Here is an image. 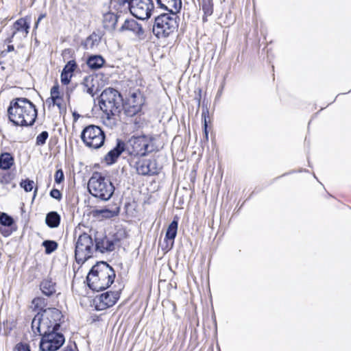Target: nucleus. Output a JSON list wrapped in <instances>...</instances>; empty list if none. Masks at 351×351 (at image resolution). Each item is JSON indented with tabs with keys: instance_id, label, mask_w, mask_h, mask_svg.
<instances>
[{
	"instance_id": "1",
	"label": "nucleus",
	"mask_w": 351,
	"mask_h": 351,
	"mask_svg": "<svg viewBox=\"0 0 351 351\" xmlns=\"http://www.w3.org/2000/svg\"><path fill=\"white\" fill-rule=\"evenodd\" d=\"M38 111L28 99L16 97L12 99L8 108L10 121L16 126H32L36 121Z\"/></svg>"
},
{
	"instance_id": "2",
	"label": "nucleus",
	"mask_w": 351,
	"mask_h": 351,
	"mask_svg": "<svg viewBox=\"0 0 351 351\" xmlns=\"http://www.w3.org/2000/svg\"><path fill=\"white\" fill-rule=\"evenodd\" d=\"M121 94L113 88H107L102 91L99 98V106L104 112L103 122L107 126L112 127L116 121L114 117L121 112L123 104Z\"/></svg>"
},
{
	"instance_id": "3",
	"label": "nucleus",
	"mask_w": 351,
	"mask_h": 351,
	"mask_svg": "<svg viewBox=\"0 0 351 351\" xmlns=\"http://www.w3.org/2000/svg\"><path fill=\"white\" fill-rule=\"evenodd\" d=\"M114 269L106 262L100 261L92 267L86 276L88 287L94 291L108 288L114 281Z\"/></svg>"
},
{
	"instance_id": "4",
	"label": "nucleus",
	"mask_w": 351,
	"mask_h": 351,
	"mask_svg": "<svg viewBox=\"0 0 351 351\" xmlns=\"http://www.w3.org/2000/svg\"><path fill=\"white\" fill-rule=\"evenodd\" d=\"M114 189L110 180L101 172H94L88 182L90 194L103 201L109 200L113 195Z\"/></svg>"
},
{
	"instance_id": "5",
	"label": "nucleus",
	"mask_w": 351,
	"mask_h": 351,
	"mask_svg": "<svg viewBox=\"0 0 351 351\" xmlns=\"http://www.w3.org/2000/svg\"><path fill=\"white\" fill-rule=\"evenodd\" d=\"M62 315L56 308L45 309L40 316H36L32 322V328L34 329L37 324V331L39 335L42 332L58 331L60 328V320Z\"/></svg>"
},
{
	"instance_id": "6",
	"label": "nucleus",
	"mask_w": 351,
	"mask_h": 351,
	"mask_svg": "<svg viewBox=\"0 0 351 351\" xmlns=\"http://www.w3.org/2000/svg\"><path fill=\"white\" fill-rule=\"evenodd\" d=\"M95 249L93 241L90 235L84 232L81 234L75 243V257L78 264H83L91 258Z\"/></svg>"
},
{
	"instance_id": "7",
	"label": "nucleus",
	"mask_w": 351,
	"mask_h": 351,
	"mask_svg": "<svg viewBox=\"0 0 351 351\" xmlns=\"http://www.w3.org/2000/svg\"><path fill=\"white\" fill-rule=\"evenodd\" d=\"M80 137L87 147L99 149L104 144L106 134L100 127L89 125L82 130Z\"/></svg>"
},
{
	"instance_id": "8",
	"label": "nucleus",
	"mask_w": 351,
	"mask_h": 351,
	"mask_svg": "<svg viewBox=\"0 0 351 351\" xmlns=\"http://www.w3.org/2000/svg\"><path fill=\"white\" fill-rule=\"evenodd\" d=\"M157 4L160 8L169 12L161 14L155 19V22H167L168 21L180 20L177 13L182 8L181 0H156Z\"/></svg>"
},
{
	"instance_id": "9",
	"label": "nucleus",
	"mask_w": 351,
	"mask_h": 351,
	"mask_svg": "<svg viewBox=\"0 0 351 351\" xmlns=\"http://www.w3.org/2000/svg\"><path fill=\"white\" fill-rule=\"evenodd\" d=\"M145 104V97L141 91L136 90L130 93V96L125 102H123L121 108L124 114L129 117L141 114L142 107Z\"/></svg>"
},
{
	"instance_id": "10",
	"label": "nucleus",
	"mask_w": 351,
	"mask_h": 351,
	"mask_svg": "<svg viewBox=\"0 0 351 351\" xmlns=\"http://www.w3.org/2000/svg\"><path fill=\"white\" fill-rule=\"evenodd\" d=\"M40 349L42 351H56L64 343L65 338L58 331L42 332Z\"/></svg>"
},
{
	"instance_id": "11",
	"label": "nucleus",
	"mask_w": 351,
	"mask_h": 351,
	"mask_svg": "<svg viewBox=\"0 0 351 351\" xmlns=\"http://www.w3.org/2000/svg\"><path fill=\"white\" fill-rule=\"evenodd\" d=\"M129 5L130 12L138 20L147 19L151 16L154 8L152 0H126Z\"/></svg>"
},
{
	"instance_id": "12",
	"label": "nucleus",
	"mask_w": 351,
	"mask_h": 351,
	"mask_svg": "<svg viewBox=\"0 0 351 351\" xmlns=\"http://www.w3.org/2000/svg\"><path fill=\"white\" fill-rule=\"evenodd\" d=\"M136 169L137 173L142 176L157 175L160 170L156 159L146 158L139 159L136 162Z\"/></svg>"
},
{
	"instance_id": "13",
	"label": "nucleus",
	"mask_w": 351,
	"mask_h": 351,
	"mask_svg": "<svg viewBox=\"0 0 351 351\" xmlns=\"http://www.w3.org/2000/svg\"><path fill=\"white\" fill-rule=\"evenodd\" d=\"M119 241V239L114 235L108 237L106 235H96L95 237V251L101 253L112 252L114 250V245Z\"/></svg>"
},
{
	"instance_id": "14",
	"label": "nucleus",
	"mask_w": 351,
	"mask_h": 351,
	"mask_svg": "<svg viewBox=\"0 0 351 351\" xmlns=\"http://www.w3.org/2000/svg\"><path fill=\"white\" fill-rule=\"evenodd\" d=\"M120 297L118 291H107L97 296L94 302L95 303V308L97 311L105 310L112 306Z\"/></svg>"
},
{
	"instance_id": "15",
	"label": "nucleus",
	"mask_w": 351,
	"mask_h": 351,
	"mask_svg": "<svg viewBox=\"0 0 351 351\" xmlns=\"http://www.w3.org/2000/svg\"><path fill=\"white\" fill-rule=\"evenodd\" d=\"M128 147H131L132 154L144 156L149 152L148 139L145 135L132 136L128 141Z\"/></svg>"
},
{
	"instance_id": "16",
	"label": "nucleus",
	"mask_w": 351,
	"mask_h": 351,
	"mask_svg": "<svg viewBox=\"0 0 351 351\" xmlns=\"http://www.w3.org/2000/svg\"><path fill=\"white\" fill-rule=\"evenodd\" d=\"M178 228V219L177 217H175L167 229L163 243L160 244L163 250L169 251L173 247L174 239L177 235Z\"/></svg>"
},
{
	"instance_id": "17",
	"label": "nucleus",
	"mask_w": 351,
	"mask_h": 351,
	"mask_svg": "<svg viewBox=\"0 0 351 351\" xmlns=\"http://www.w3.org/2000/svg\"><path fill=\"white\" fill-rule=\"evenodd\" d=\"M178 27V23H154L152 31L158 38L167 37Z\"/></svg>"
},
{
	"instance_id": "18",
	"label": "nucleus",
	"mask_w": 351,
	"mask_h": 351,
	"mask_svg": "<svg viewBox=\"0 0 351 351\" xmlns=\"http://www.w3.org/2000/svg\"><path fill=\"white\" fill-rule=\"evenodd\" d=\"M125 149V143L121 139L117 140L116 146L108 152L105 156V160L107 164L112 165L115 163L118 158Z\"/></svg>"
},
{
	"instance_id": "19",
	"label": "nucleus",
	"mask_w": 351,
	"mask_h": 351,
	"mask_svg": "<svg viewBox=\"0 0 351 351\" xmlns=\"http://www.w3.org/2000/svg\"><path fill=\"white\" fill-rule=\"evenodd\" d=\"M0 224L3 228H0V232L4 237H8L12 233V226L14 224L13 217L8 214L0 213Z\"/></svg>"
},
{
	"instance_id": "20",
	"label": "nucleus",
	"mask_w": 351,
	"mask_h": 351,
	"mask_svg": "<svg viewBox=\"0 0 351 351\" xmlns=\"http://www.w3.org/2000/svg\"><path fill=\"white\" fill-rule=\"evenodd\" d=\"M128 30L132 32L139 40L144 38V31L140 23H123L119 31Z\"/></svg>"
},
{
	"instance_id": "21",
	"label": "nucleus",
	"mask_w": 351,
	"mask_h": 351,
	"mask_svg": "<svg viewBox=\"0 0 351 351\" xmlns=\"http://www.w3.org/2000/svg\"><path fill=\"white\" fill-rule=\"evenodd\" d=\"M40 289L45 295L50 297L56 292V283L51 279H45L40 282Z\"/></svg>"
},
{
	"instance_id": "22",
	"label": "nucleus",
	"mask_w": 351,
	"mask_h": 351,
	"mask_svg": "<svg viewBox=\"0 0 351 351\" xmlns=\"http://www.w3.org/2000/svg\"><path fill=\"white\" fill-rule=\"evenodd\" d=\"M102 36V33L93 32L82 45L85 49H91L99 43Z\"/></svg>"
},
{
	"instance_id": "23",
	"label": "nucleus",
	"mask_w": 351,
	"mask_h": 351,
	"mask_svg": "<svg viewBox=\"0 0 351 351\" xmlns=\"http://www.w3.org/2000/svg\"><path fill=\"white\" fill-rule=\"evenodd\" d=\"M60 215L56 211L48 213L45 217V223L50 228H56L60 223Z\"/></svg>"
},
{
	"instance_id": "24",
	"label": "nucleus",
	"mask_w": 351,
	"mask_h": 351,
	"mask_svg": "<svg viewBox=\"0 0 351 351\" xmlns=\"http://www.w3.org/2000/svg\"><path fill=\"white\" fill-rule=\"evenodd\" d=\"M81 86L83 88V90L94 97L96 94L97 89L95 90L94 77L91 75L86 76Z\"/></svg>"
},
{
	"instance_id": "25",
	"label": "nucleus",
	"mask_w": 351,
	"mask_h": 351,
	"mask_svg": "<svg viewBox=\"0 0 351 351\" xmlns=\"http://www.w3.org/2000/svg\"><path fill=\"white\" fill-rule=\"evenodd\" d=\"M14 157L9 152H3L0 154V169L8 170L14 165Z\"/></svg>"
},
{
	"instance_id": "26",
	"label": "nucleus",
	"mask_w": 351,
	"mask_h": 351,
	"mask_svg": "<svg viewBox=\"0 0 351 351\" xmlns=\"http://www.w3.org/2000/svg\"><path fill=\"white\" fill-rule=\"evenodd\" d=\"M104 62V59L100 55L91 56L88 58L86 62L88 66L93 70H97L101 68Z\"/></svg>"
},
{
	"instance_id": "27",
	"label": "nucleus",
	"mask_w": 351,
	"mask_h": 351,
	"mask_svg": "<svg viewBox=\"0 0 351 351\" xmlns=\"http://www.w3.org/2000/svg\"><path fill=\"white\" fill-rule=\"evenodd\" d=\"M94 213L95 216H101L103 218L110 219L119 215V208L116 207L114 209L104 208L95 210Z\"/></svg>"
},
{
	"instance_id": "28",
	"label": "nucleus",
	"mask_w": 351,
	"mask_h": 351,
	"mask_svg": "<svg viewBox=\"0 0 351 351\" xmlns=\"http://www.w3.org/2000/svg\"><path fill=\"white\" fill-rule=\"evenodd\" d=\"M119 20L123 21V22H130L129 19L124 17V15L114 14L111 12H108L104 14L103 22H117Z\"/></svg>"
},
{
	"instance_id": "29",
	"label": "nucleus",
	"mask_w": 351,
	"mask_h": 351,
	"mask_svg": "<svg viewBox=\"0 0 351 351\" xmlns=\"http://www.w3.org/2000/svg\"><path fill=\"white\" fill-rule=\"evenodd\" d=\"M42 246L45 247V254H50L57 250L58 244L53 240H45L42 243Z\"/></svg>"
},
{
	"instance_id": "30",
	"label": "nucleus",
	"mask_w": 351,
	"mask_h": 351,
	"mask_svg": "<svg viewBox=\"0 0 351 351\" xmlns=\"http://www.w3.org/2000/svg\"><path fill=\"white\" fill-rule=\"evenodd\" d=\"M60 86L58 82H56L51 88L50 90V94L51 97L48 99H47V102L49 101V99L53 101L59 100L62 99V96L60 95Z\"/></svg>"
},
{
	"instance_id": "31",
	"label": "nucleus",
	"mask_w": 351,
	"mask_h": 351,
	"mask_svg": "<svg viewBox=\"0 0 351 351\" xmlns=\"http://www.w3.org/2000/svg\"><path fill=\"white\" fill-rule=\"evenodd\" d=\"M29 27V23H13V29L14 31L12 36H14L16 32H21L24 35H26L28 33Z\"/></svg>"
},
{
	"instance_id": "32",
	"label": "nucleus",
	"mask_w": 351,
	"mask_h": 351,
	"mask_svg": "<svg viewBox=\"0 0 351 351\" xmlns=\"http://www.w3.org/2000/svg\"><path fill=\"white\" fill-rule=\"evenodd\" d=\"M34 182L33 180L27 178L25 180H21L20 182V186L24 189L25 192H30L34 188Z\"/></svg>"
},
{
	"instance_id": "33",
	"label": "nucleus",
	"mask_w": 351,
	"mask_h": 351,
	"mask_svg": "<svg viewBox=\"0 0 351 351\" xmlns=\"http://www.w3.org/2000/svg\"><path fill=\"white\" fill-rule=\"evenodd\" d=\"M49 137V133L47 131H43L40 133L36 139V144L38 146H42L46 143V141Z\"/></svg>"
},
{
	"instance_id": "34",
	"label": "nucleus",
	"mask_w": 351,
	"mask_h": 351,
	"mask_svg": "<svg viewBox=\"0 0 351 351\" xmlns=\"http://www.w3.org/2000/svg\"><path fill=\"white\" fill-rule=\"evenodd\" d=\"M77 67V64L75 60H69L64 66L62 71L73 74Z\"/></svg>"
},
{
	"instance_id": "35",
	"label": "nucleus",
	"mask_w": 351,
	"mask_h": 351,
	"mask_svg": "<svg viewBox=\"0 0 351 351\" xmlns=\"http://www.w3.org/2000/svg\"><path fill=\"white\" fill-rule=\"evenodd\" d=\"M13 351H31V348L28 343L19 342L15 345Z\"/></svg>"
},
{
	"instance_id": "36",
	"label": "nucleus",
	"mask_w": 351,
	"mask_h": 351,
	"mask_svg": "<svg viewBox=\"0 0 351 351\" xmlns=\"http://www.w3.org/2000/svg\"><path fill=\"white\" fill-rule=\"evenodd\" d=\"M72 74L66 73L65 71L61 72L60 75V80L62 84L67 85L70 83L71 79L72 77Z\"/></svg>"
},
{
	"instance_id": "37",
	"label": "nucleus",
	"mask_w": 351,
	"mask_h": 351,
	"mask_svg": "<svg viewBox=\"0 0 351 351\" xmlns=\"http://www.w3.org/2000/svg\"><path fill=\"white\" fill-rule=\"evenodd\" d=\"M54 180L56 184H60L64 180V175L62 169H59L56 171Z\"/></svg>"
},
{
	"instance_id": "38",
	"label": "nucleus",
	"mask_w": 351,
	"mask_h": 351,
	"mask_svg": "<svg viewBox=\"0 0 351 351\" xmlns=\"http://www.w3.org/2000/svg\"><path fill=\"white\" fill-rule=\"evenodd\" d=\"M13 179V176L10 173H5L0 176V182L4 184H8Z\"/></svg>"
},
{
	"instance_id": "39",
	"label": "nucleus",
	"mask_w": 351,
	"mask_h": 351,
	"mask_svg": "<svg viewBox=\"0 0 351 351\" xmlns=\"http://www.w3.org/2000/svg\"><path fill=\"white\" fill-rule=\"evenodd\" d=\"M208 110H203L202 112V117L204 119V132L205 134L206 139L208 138V123H207V118H208Z\"/></svg>"
},
{
	"instance_id": "40",
	"label": "nucleus",
	"mask_w": 351,
	"mask_h": 351,
	"mask_svg": "<svg viewBox=\"0 0 351 351\" xmlns=\"http://www.w3.org/2000/svg\"><path fill=\"white\" fill-rule=\"evenodd\" d=\"M32 304L34 305L35 308H41L42 306L45 305V300L43 298L38 297L32 300Z\"/></svg>"
},
{
	"instance_id": "41",
	"label": "nucleus",
	"mask_w": 351,
	"mask_h": 351,
	"mask_svg": "<svg viewBox=\"0 0 351 351\" xmlns=\"http://www.w3.org/2000/svg\"><path fill=\"white\" fill-rule=\"evenodd\" d=\"M49 195L52 198L56 199L58 201H60L62 197L61 192L58 189H53L50 191Z\"/></svg>"
},
{
	"instance_id": "42",
	"label": "nucleus",
	"mask_w": 351,
	"mask_h": 351,
	"mask_svg": "<svg viewBox=\"0 0 351 351\" xmlns=\"http://www.w3.org/2000/svg\"><path fill=\"white\" fill-rule=\"evenodd\" d=\"M52 104L53 106H56L59 110H60V112L62 113V111H65L66 110V108L62 106L59 101L58 100H56V101H51Z\"/></svg>"
},
{
	"instance_id": "43",
	"label": "nucleus",
	"mask_w": 351,
	"mask_h": 351,
	"mask_svg": "<svg viewBox=\"0 0 351 351\" xmlns=\"http://www.w3.org/2000/svg\"><path fill=\"white\" fill-rule=\"evenodd\" d=\"M74 89V87H67L66 90V97L68 100L70 99L71 94L72 93L73 90Z\"/></svg>"
},
{
	"instance_id": "44",
	"label": "nucleus",
	"mask_w": 351,
	"mask_h": 351,
	"mask_svg": "<svg viewBox=\"0 0 351 351\" xmlns=\"http://www.w3.org/2000/svg\"><path fill=\"white\" fill-rule=\"evenodd\" d=\"M73 117L74 121H77L80 116L77 112H73Z\"/></svg>"
},
{
	"instance_id": "45",
	"label": "nucleus",
	"mask_w": 351,
	"mask_h": 351,
	"mask_svg": "<svg viewBox=\"0 0 351 351\" xmlns=\"http://www.w3.org/2000/svg\"><path fill=\"white\" fill-rule=\"evenodd\" d=\"M223 89V84L221 85V88L217 91V97H219L221 95Z\"/></svg>"
},
{
	"instance_id": "46",
	"label": "nucleus",
	"mask_w": 351,
	"mask_h": 351,
	"mask_svg": "<svg viewBox=\"0 0 351 351\" xmlns=\"http://www.w3.org/2000/svg\"><path fill=\"white\" fill-rule=\"evenodd\" d=\"M14 50V47L13 45H8L6 52H10Z\"/></svg>"
},
{
	"instance_id": "47",
	"label": "nucleus",
	"mask_w": 351,
	"mask_h": 351,
	"mask_svg": "<svg viewBox=\"0 0 351 351\" xmlns=\"http://www.w3.org/2000/svg\"><path fill=\"white\" fill-rule=\"evenodd\" d=\"M45 17V14H40L36 22H40V21H42Z\"/></svg>"
},
{
	"instance_id": "48",
	"label": "nucleus",
	"mask_w": 351,
	"mask_h": 351,
	"mask_svg": "<svg viewBox=\"0 0 351 351\" xmlns=\"http://www.w3.org/2000/svg\"><path fill=\"white\" fill-rule=\"evenodd\" d=\"M64 351H73V349L71 347H66Z\"/></svg>"
},
{
	"instance_id": "49",
	"label": "nucleus",
	"mask_w": 351,
	"mask_h": 351,
	"mask_svg": "<svg viewBox=\"0 0 351 351\" xmlns=\"http://www.w3.org/2000/svg\"><path fill=\"white\" fill-rule=\"evenodd\" d=\"M116 25H117V23H111V29H115Z\"/></svg>"
},
{
	"instance_id": "50",
	"label": "nucleus",
	"mask_w": 351,
	"mask_h": 351,
	"mask_svg": "<svg viewBox=\"0 0 351 351\" xmlns=\"http://www.w3.org/2000/svg\"><path fill=\"white\" fill-rule=\"evenodd\" d=\"M37 324H35V327H34V329L32 328L33 331L36 333L37 331Z\"/></svg>"
},
{
	"instance_id": "51",
	"label": "nucleus",
	"mask_w": 351,
	"mask_h": 351,
	"mask_svg": "<svg viewBox=\"0 0 351 351\" xmlns=\"http://www.w3.org/2000/svg\"><path fill=\"white\" fill-rule=\"evenodd\" d=\"M205 2H207L208 3H210L211 2L212 0H204Z\"/></svg>"
},
{
	"instance_id": "52",
	"label": "nucleus",
	"mask_w": 351,
	"mask_h": 351,
	"mask_svg": "<svg viewBox=\"0 0 351 351\" xmlns=\"http://www.w3.org/2000/svg\"><path fill=\"white\" fill-rule=\"evenodd\" d=\"M38 23H35L34 29H36L38 27Z\"/></svg>"
},
{
	"instance_id": "53",
	"label": "nucleus",
	"mask_w": 351,
	"mask_h": 351,
	"mask_svg": "<svg viewBox=\"0 0 351 351\" xmlns=\"http://www.w3.org/2000/svg\"><path fill=\"white\" fill-rule=\"evenodd\" d=\"M104 27L105 29H106V28H108V26H107V25H104Z\"/></svg>"
}]
</instances>
